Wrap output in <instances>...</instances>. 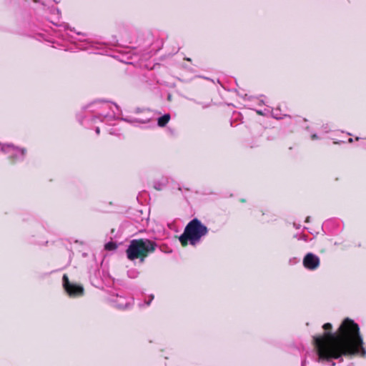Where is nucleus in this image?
<instances>
[{"label":"nucleus","instance_id":"1","mask_svg":"<svg viewBox=\"0 0 366 366\" xmlns=\"http://www.w3.org/2000/svg\"><path fill=\"white\" fill-rule=\"evenodd\" d=\"M339 330V335L329 332L322 337H312L318 362H330L333 359L342 361L343 355L365 356L366 350L362 347L363 342L360 335L359 327L354 321L345 319Z\"/></svg>","mask_w":366,"mask_h":366},{"label":"nucleus","instance_id":"2","mask_svg":"<svg viewBox=\"0 0 366 366\" xmlns=\"http://www.w3.org/2000/svg\"><path fill=\"white\" fill-rule=\"evenodd\" d=\"M156 247L157 244L148 239H133L126 250L127 257L132 261L139 259L143 263L148 254L154 252Z\"/></svg>","mask_w":366,"mask_h":366},{"label":"nucleus","instance_id":"3","mask_svg":"<svg viewBox=\"0 0 366 366\" xmlns=\"http://www.w3.org/2000/svg\"><path fill=\"white\" fill-rule=\"evenodd\" d=\"M208 232L207 227L197 219H194L186 226L183 234L179 239L183 246H186L189 242L192 245H196L200 239Z\"/></svg>","mask_w":366,"mask_h":366},{"label":"nucleus","instance_id":"4","mask_svg":"<svg viewBox=\"0 0 366 366\" xmlns=\"http://www.w3.org/2000/svg\"><path fill=\"white\" fill-rule=\"evenodd\" d=\"M0 151L8 155L13 161H21L24 159L26 150L14 147L13 144H2L0 143Z\"/></svg>","mask_w":366,"mask_h":366},{"label":"nucleus","instance_id":"5","mask_svg":"<svg viewBox=\"0 0 366 366\" xmlns=\"http://www.w3.org/2000/svg\"><path fill=\"white\" fill-rule=\"evenodd\" d=\"M62 280L64 290L70 297L83 295L84 288L81 285L70 282L66 274H64Z\"/></svg>","mask_w":366,"mask_h":366},{"label":"nucleus","instance_id":"6","mask_svg":"<svg viewBox=\"0 0 366 366\" xmlns=\"http://www.w3.org/2000/svg\"><path fill=\"white\" fill-rule=\"evenodd\" d=\"M112 302L118 309H126L129 307L133 302V299L129 297H124L120 295H112L111 299Z\"/></svg>","mask_w":366,"mask_h":366},{"label":"nucleus","instance_id":"7","mask_svg":"<svg viewBox=\"0 0 366 366\" xmlns=\"http://www.w3.org/2000/svg\"><path fill=\"white\" fill-rule=\"evenodd\" d=\"M320 258L313 253H307L303 259V265L310 270H315L320 266Z\"/></svg>","mask_w":366,"mask_h":366},{"label":"nucleus","instance_id":"8","mask_svg":"<svg viewBox=\"0 0 366 366\" xmlns=\"http://www.w3.org/2000/svg\"><path fill=\"white\" fill-rule=\"evenodd\" d=\"M94 106H95L97 107V109H99V114L104 117H106L110 115L109 112H106V110L107 109H112V107L117 108V106L116 104H112L111 103H109L108 102H96L94 104Z\"/></svg>","mask_w":366,"mask_h":366},{"label":"nucleus","instance_id":"9","mask_svg":"<svg viewBox=\"0 0 366 366\" xmlns=\"http://www.w3.org/2000/svg\"><path fill=\"white\" fill-rule=\"evenodd\" d=\"M170 119V115L169 114H165L162 117L158 119V125L159 127H164Z\"/></svg>","mask_w":366,"mask_h":366},{"label":"nucleus","instance_id":"10","mask_svg":"<svg viewBox=\"0 0 366 366\" xmlns=\"http://www.w3.org/2000/svg\"><path fill=\"white\" fill-rule=\"evenodd\" d=\"M167 181L164 180L162 183L154 182V188L157 190H161L167 184Z\"/></svg>","mask_w":366,"mask_h":366},{"label":"nucleus","instance_id":"11","mask_svg":"<svg viewBox=\"0 0 366 366\" xmlns=\"http://www.w3.org/2000/svg\"><path fill=\"white\" fill-rule=\"evenodd\" d=\"M127 274L130 278H136L139 274V272L136 269H131L127 272Z\"/></svg>","mask_w":366,"mask_h":366},{"label":"nucleus","instance_id":"12","mask_svg":"<svg viewBox=\"0 0 366 366\" xmlns=\"http://www.w3.org/2000/svg\"><path fill=\"white\" fill-rule=\"evenodd\" d=\"M117 248V245L114 242H109L105 244V249L108 250H112Z\"/></svg>","mask_w":366,"mask_h":366},{"label":"nucleus","instance_id":"13","mask_svg":"<svg viewBox=\"0 0 366 366\" xmlns=\"http://www.w3.org/2000/svg\"><path fill=\"white\" fill-rule=\"evenodd\" d=\"M323 328L325 330H330L332 329V325L330 323H326L323 325Z\"/></svg>","mask_w":366,"mask_h":366},{"label":"nucleus","instance_id":"14","mask_svg":"<svg viewBox=\"0 0 366 366\" xmlns=\"http://www.w3.org/2000/svg\"><path fill=\"white\" fill-rule=\"evenodd\" d=\"M124 120H125V121H127V122H132V121H130V120H129V119H124ZM133 122H140V123H145V122H144V121H142V120H139V119H134Z\"/></svg>","mask_w":366,"mask_h":366},{"label":"nucleus","instance_id":"15","mask_svg":"<svg viewBox=\"0 0 366 366\" xmlns=\"http://www.w3.org/2000/svg\"><path fill=\"white\" fill-rule=\"evenodd\" d=\"M154 299V296L153 295H151L150 296V299L148 302H146V305H149L150 302H152V300Z\"/></svg>","mask_w":366,"mask_h":366},{"label":"nucleus","instance_id":"16","mask_svg":"<svg viewBox=\"0 0 366 366\" xmlns=\"http://www.w3.org/2000/svg\"><path fill=\"white\" fill-rule=\"evenodd\" d=\"M317 139V134H312V139L314 140V139Z\"/></svg>","mask_w":366,"mask_h":366},{"label":"nucleus","instance_id":"17","mask_svg":"<svg viewBox=\"0 0 366 366\" xmlns=\"http://www.w3.org/2000/svg\"><path fill=\"white\" fill-rule=\"evenodd\" d=\"M296 262V259L294 258L293 259H290V264H293V263H295Z\"/></svg>","mask_w":366,"mask_h":366},{"label":"nucleus","instance_id":"18","mask_svg":"<svg viewBox=\"0 0 366 366\" xmlns=\"http://www.w3.org/2000/svg\"><path fill=\"white\" fill-rule=\"evenodd\" d=\"M296 262V259L294 258L293 259H290V264H293V263H295Z\"/></svg>","mask_w":366,"mask_h":366},{"label":"nucleus","instance_id":"19","mask_svg":"<svg viewBox=\"0 0 366 366\" xmlns=\"http://www.w3.org/2000/svg\"><path fill=\"white\" fill-rule=\"evenodd\" d=\"M95 131H96V133H97V134H99L100 133V129H99V127H97V128H96V129H95Z\"/></svg>","mask_w":366,"mask_h":366},{"label":"nucleus","instance_id":"20","mask_svg":"<svg viewBox=\"0 0 366 366\" xmlns=\"http://www.w3.org/2000/svg\"><path fill=\"white\" fill-rule=\"evenodd\" d=\"M305 363H306V360H302V366H305Z\"/></svg>","mask_w":366,"mask_h":366},{"label":"nucleus","instance_id":"21","mask_svg":"<svg viewBox=\"0 0 366 366\" xmlns=\"http://www.w3.org/2000/svg\"><path fill=\"white\" fill-rule=\"evenodd\" d=\"M349 142H353V139L352 138H350L349 140H348Z\"/></svg>","mask_w":366,"mask_h":366},{"label":"nucleus","instance_id":"22","mask_svg":"<svg viewBox=\"0 0 366 366\" xmlns=\"http://www.w3.org/2000/svg\"><path fill=\"white\" fill-rule=\"evenodd\" d=\"M32 1H34V2H39V1H40L41 0H32Z\"/></svg>","mask_w":366,"mask_h":366},{"label":"nucleus","instance_id":"23","mask_svg":"<svg viewBox=\"0 0 366 366\" xmlns=\"http://www.w3.org/2000/svg\"><path fill=\"white\" fill-rule=\"evenodd\" d=\"M309 219H310V217H307L306 222H308V221H309Z\"/></svg>","mask_w":366,"mask_h":366},{"label":"nucleus","instance_id":"24","mask_svg":"<svg viewBox=\"0 0 366 366\" xmlns=\"http://www.w3.org/2000/svg\"><path fill=\"white\" fill-rule=\"evenodd\" d=\"M332 366H335V362H332Z\"/></svg>","mask_w":366,"mask_h":366}]
</instances>
